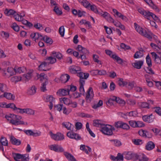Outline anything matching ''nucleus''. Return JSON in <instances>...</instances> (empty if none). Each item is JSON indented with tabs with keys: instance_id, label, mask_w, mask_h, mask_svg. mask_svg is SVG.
Here are the masks:
<instances>
[{
	"instance_id": "ddd939ff",
	"label": "nucleus",
	"mask_w": 161,
	"mask_h": 161,
	"mask_svg": "<svg viewBox=\"0 0 161 161\" xmlns=\"http://www.w3.org/2000/svg\"><path fill=\"white\" fill-rule=\"evenodd\" d=\"M154 117L152 114L149 115H144L142 117L143 120L145 122L152 123L154 121Z\"/></svg>"
},
{
	"instance_id": "f8f14e48",
	"label": "nucleus",
	"mask_w": 161,
	"mask_h": 161,
	"mask_svg": "<svg viewBox=\"0 0 161 161\" xmlns=\"http://www.w3.org/2000/svg\"><path fill=\"white\" fill-rule=\"evenodd\" d=\"M3 97L8 100H14L15 97L11 93L5 92L3 94L0 95V98Z\"/></svg>"
},
{
	"instance_id": "6e6d98bb",
	"label": "nucleus",
	"mask_w": 161,
	"mask_h": 161,
	"mask_svg": "<svg viewBox=\"0 0 161 161\" xmlns=\"http://www.w3.org/2000/svg\"><path fill=\"white\" fill-rule=\"evenodd\" d=\"M103 103V101L101 100H100L97 104H95L93 105L92 108L94 109H97V108L102 106Z\"/></svg>"
},
{
	"instance_id": "423d86ee",
	"label": "nucleus",
	"mask_w": 161,
	"mask_h": 161,
	"mask_svg": "<svg viewBox=\"0 0 161 161\" xmlns=\"http://www.w3.org/2000/svg\"><path fill=\"white\" fill-rule=\"evenodd\" d=\"M48 60V62H43L41 63V64L38 66L39 70L42 71H46L48 70L47 66L50 63V56L46 59V60Z\"/></svg>"
},
{
	"instance_id": "9d476101",
	"label": "nucleus",
	"mask_w": 161,
	"mask_h": 161,
	"mask_svg": "<svg viewBox=\"0 0 161 161\" xmlns=\"http://www.w3.org/2000/svg\"><path fill=\"white\" fill-rule=\"evenodd\" d=\"M51 138L56 141H61L64 139V136L63 134L58 133L57 134H54L51 132Z\"/></svg>"
},
{
	"instance_id": "f704fd0d",
	"label": "nucleus",
	"mask_w": 161,
	"mask_h": 161,
	"mask_svg": "<svg viewBox=\"0 0 161 161\" xmlns=\"http://www.w3.org/2000/svg\"><path fill=\"white\" fill-rule=\"evenodd\" d=\"M8 90L7 86L6 84L0 83V91L4 93L8 91Z\"/></svg>"
},
{
	"instance_id": "473e14b6",
	"label": "nucleus",
	"mask_w": 161,
	"mask_h": 161,
	"mask_svg": "<svg viewBox=\"0 0 161 161\" xmlns=\"http://www.w3.org/2000/svg\"><path fill=\"white\" fill-rule=\"evenodd\" d=\"M53 11L58 16L62 15L63 14L62 10L59 8L58 6L54 7Z\"/></svg>"
},
{
	"instance_id": "f03ea898",
	"label": "nucleus",
	"mask_w": 161,
	"mask_h": 161,
	"mask_svg": "<svg viewBox=\"0 0 161 161\" xmlns=\"http://www.w3.org/2000/svg\"><path fill=\"white\" fill-rule=\"evenodd\" d=\"M138 12L141 14L145 18L150 20L152 17L153 19L157 22H159L160 20L158 18L155 14L148 10H145L142 8L138 9Z\"/></svg>"
},
{
	"instance_id": "4be33fe9",
	"label": "nucleus",
	"mask_w": 161,
	"mask_h": 161,
	"mask_svg": "<svg viewBox=\"0 0 161 161\" xmlns=\"http://www.w3.org/2000/svg\"><path fill=\"white\" fill-rule=\"evenodd\" d=\"M144 51L141 48L139 51H136L134 55V58L137 59L142 57L144 55Z\"/></svg>"
},
{
	"instance_id": "a211bd4d",
	"label": "nucleus",
	"mask_w": 161,
	"mask_h": 161,
	"mask_svg": "<svg viewBox=\"0 0 161 161\" xmlns=\"http://www.w3.org/2000/svg\"><path fill=\"white\" fill-rule=\"evenodd\" d=\"M70 78L69 75L67 74H63L60 77L61 82L63 83L67 82Z\"/></svg>"
},
{
	"instance_id": "aec40b11",
	"label": "nucleus",
	"mask_w": 161,
	"mask_h": 161,
	"mask_svg": "<svg viewBox=\"0 0 161 161\" xmlns=\"http://www.w3.org/2000/svg\"><path fill=\"white\" fill-rule=\"evenodd\" d=\"M77 50L78 51L80 54H88L89 51L85 48L83 47L80 45H78L76 48Z\"/></svg>"
},
{
	"instance_id": "e433bc0d",
	"label": "nucleus",
	"mask_w": 161,
	"mask_h": 161,
	"mask_svg": "<svg viewBox=\"0 0 161 161\" xmlns=\"http://www.w3.org/2000/svg\"><path fill=\"white\" fill-rule=\"evenodd\" d=\"M25 16L24 14H22V15H20L18 14H15L14 15V18L15 19L18 21H20L22 20V18Z\"/></svg>"
},
{
	"instance_id": "4c0bfd02",
	"label": "nucleus",
	"mask_w": 161,
	"mask_h": 161,
	"mask_svg": "<svg viewBox=\"0 0 161 161\" xmlns=\"http://www.w3.org/2000/svg\"><path fill=\"white\" fill-rule=\"evenodd\" d=\"M7 70L8 72V74L9 75H8V76H11L15 74V70L14 69L11 67L8 68Z\"/></svg>"
},
{
	"instance_id": "8fccbe9b",
	"label": "nucleus",
	"mask_w": 161,
	"mask_h": 161,
	"mask_svg": "<svg viewBox=\"0 0 161 161\" xmlns=\"http://www.w3.org/2000/svg\"><path fill=\"white\" fill-rule=\"evenodd\" d=\"M120 47L122 49H124L125 50H126L131 49L130 47L124 43H121Z\"/></svg>"
},
{
	"instance_id": "20e7f679",
	"label": "nucleus",
	"mask_w": 161,
	"mask_h": 161,
	"mask_svg": "<svg viewBox=\"0 0 161 161\" xmlns=\"http://www.w3.org/2000/svg\"><path fill=\"white\" fill-rule=\"evenodd\" d=\"M134 24L135 29L138 33L149 39L152 38V36L150 34H148L145 30H143L142 27L138 26L136 23Z\"/></svg>"
},
{
	"instance_id": "9b49d317",
	"label": "nucleus",
	"mask_w": 161,
	"mask_h": 161,
	"mask_svg": "<svg viewBox=\"0 0 161 161\" xmlns=\"http://www.w3.org/2000/svg\"><path fill=\"white\" fill-rule=\"evenodd\" d=\"M69 89L63 88L58 90L56 93L59 96H64L69 94Z\"/></svg>"
},
{
	"instance_id": "5fc2aeb1",
	"label": "nucleus",
	"mask_w": 161,
	"mask_h": 161,
	"mask_svg": "<svg viewBox=\"0 0 161 161\" xmlns=\"http://www.w3.org/2000/svg\"><path fill=\"white\" fill-rule=\"evenodd\" d=\"M34 27L37 29L41 30L43 29L42 25L39 23H36L34 25Z\"/></svg>"
},
{
	"instance_id": "603ef678",
	"label": "nucleus",
	"mask_w": 161,
	"mask_h": 161,
	"mask_svg": "<svg viewBox=\"0 0 161 161\" xmlns=\"http://www.w3.org/2000/svg\"><path fill=\"white\" fill-rule=\"evenodd\" d=\"M127 103L128 104L134 106L136 104V101L135 100L130 99L127 101Z\"/></svg>"
},
{
	"instance_id": "2f4dec72",
	"label": "nucleus",
	"mask_w": 161,
	"mask_h": 161,
	"mask_svg": "<svg viewBox=\"0 0 161 161\" xmlns=\"http://www.w3.org/2000/svg\"><path fill=\"white\" fill-rule=\"evenodd\" d=\"M64 155L69 161H76L73 156L70 153L65 152L64 153Z\"/></svg>"
},
{
	"instance_id": "ea45409f",
	"label": "nucleus",
	"mask_w": 161,
	"mask_h": 161,
	"mask_svg": "<svg viewBox=\"0 0 161 161\" xmlns=\"http://www.w3.org/2000/svg\"><path fill=\"white\" fill-rule=\"evenodd\" d=\"M60 100L61 102L63 101L64 104L68 105H69L71 101L69 99L66 97L61 98L60 99Z\"/></svg>"
},
{
	"instance_id": "774afa93",
	"label": "nucleus",
	"mask_w": 161,
	"mask_h": 161,
	"mask_svg": "<svg viewBox=\"0 0 161 161\" xmlns=\"http://www.w3.org/2000/svg\"><path fill=\"white\" fill-rule=\"evenodd\" d=\"M155 109L154 112L159 115H161V108L159 107H156L154 108Z\"/></svg>"
},
{
	"instance_id": "5701e85b",
	"label": "nucleus",
	"mask_w": 161,
	"mask_h": 161,
	"mask_svg": "<svg viewBox=\"0 0 161 161\" xmlns=\"http://www.w3.org/2000/svg\"><path fill=\"white\" fill-rule=\"evenodd\" d=\"M102 16L104 18L107 20L109 22H114L113 19L111 17L110 14L107 12H104L103 14L100 13Z\"/></svg>"
},
{
	"instance_id": "412c9836",
	"label": "nucleus",
	"mask_w": 161,
	"mask_h": 161,
	"mask_svg": "<svg viewBox=\"0 0 161 161\" xmlns=\"http://www.w3.org/2000/svg\"><path fill=\"white\" fill-rule=\"evenodd\" d=\"M10 141L13 144L17 146L19 145L21 142L20 140L16 139L13 136L10 137Z\"/></svg>"
},
{
	"instance_id": "052dcab7",
	"label": "nucleus",
	"mask_w": 161,
	"mask_h": 161,
	"mask_svg": "<svg viewBox=\"0 0 161 161\" xmlns=\"http://www.w3.org/2000/svg\"><path fill=\"white\" fill-rule=\"evenodd\" d=\"M1 36L7 39L9 36V34L7 32L2 31L1 32Z\"/></svg>"
},
{
	"instance_id": "393cba45",
	"label": "nucleus",
	"mask_w": 161,
	"mask_h": 161,
	"mask_svg": "<svg viewBox=\"0 0 161 161\" xmlns=\"http://www.w3.org/2000/svg\"><path fill=\"white\" fill-rule=\"evenodd\" d=\"M155 146V144L153 142L149 141L147 143L146 146V149L147 150H151L154 148Z\"/></svg>"
},
{
	"instance_id": "7ed1b4c3",
	"label": "nucleus",
	"mask_w": 161,
	"mask_h": 161,
	"mask_svg": "<svg viewBox=\"0 0 161 161\" xmlns=\"http://www.w3.org/2000/svg\"><path fill=\"white\" fill-rule=\"evenodd\" d=\"M40 80L42 82L40 87V90L42 92H45L47 90L46 86L48 84L47 79L46 76L44 73H41L38 76Z\"/></svg>"
},
{
	"instance_id": "09e8293b",
	"label": "nucleus",
	"mask_w": 161,
	"mask_h": 161,
	"mask_svg": "<svg viewBox=\"0 0 161 161\" xmlns=\"http://www.w3.org/2000/svg\"><path fill=\"white\" fill-rule=\"evenodd\" d=\"M95 72L96 73H97L99 75H105L106 74L107 72L106 71L102 70H97L95 71Z\"/></svg>"
},
{
	"instance_id": "bf43d9fd",
	"label": "nucleus",
	"mask_w": 161,
	"mask_h": 161,
	"mask_svg": "<svg viewBox=\"0 0 161 161\" xmlns=\"http://www.w3.org/2000/svg\"><path fill=\"white\" fill-rule=\"evenodd\" d=\"M129 123L130 126L133 127H137V121L134 120L129 121Z\"/></svg>"
},
{
	"instance_id": "2eb2a0df",
	"label": "nucleus",
	"mask_w": 161,
	"mask_h": 161,
	"mask_svg": "<svg viewBox=\"0 0 161 161\" xmlns=\"http://www.w3.org/2000/svg\"><path fill=\"white\" fill-rule=\"evenodd\" d=\"M30 36L32 40L35 41L38 39L41 40L42 38V35L38 33H32L31 34Z\"/></svg>"
},
{
	"instance_id": "f257e3e1",
	"label": "nucleus",
	"mask_w": 161,
	"mask_h": 161,
	"mask_svg": "<svg viewBox=\"0 0 161 161\" xmlns=\"http://www.w3.org/2000/svg\"><path fill=\"white\" fill-rule=\"evenodd\" d=\"M5 118L9 123L15 125L25 124L24 122L21 120L22 117L21 116L13 114H9L6 115Z\"/></svg>"
},
{
	"instance_id": "c756f323",
	"label": "nucleus",
	"mask_w": 161,
	"mask_h": 161,
	"mask_svg": "<svg viewBox=\"0 0 161 161\" xmlns=\"http://www.w3.org/2000/svg\"><path fill=\"white\" fill-rule=\"evenodd\" d=\"M93 122V125L95 126L100 127L102 128L103 125H104L102 124V121L100 120H94Z\"/></svg>"
},
{
	"instance_id": "e2e57ef3",
	"label": "nucleus",
	"mask_w": 161,
	"mask_h": 161,
	"mask_svg": "<svg viewBox=\"0 0 161 161\" xmlns=\"http://www.w3.org/2000/svg\"><path fill=\"white\" fill-rule=\"evenodd\" d=\"M26 108H24L22 109L19 108H18L16 112L17 113H19L21 114H23L24 113H25L26 112Z\"/></svg>"
},
{
	"instance_id": "338daca9",
	"label": "nucleus",
	"mask_w": 161,
	"mask_h": 161,
	"mask_svg": "<svg viewBox=\"0 0 161 161\" xmlns=\"http://www.w3.org/2000/svg\"><path fill=\"white\" fill-rule=\"evenodd\" d=\"M117 99V100L116 102L117 103H119L122 106H123L125 105V102L124 100L120 99L119 97H118Z\"/></svg>"
},
{
	"instance_id": "79ce46f5",
	"label": "nucleus",
	"mask_w": 161,
	"mask_h": 161,
	"mask_svg": "<svg viewBox=\"0 0 161 161\" xmlns=\"http://www.w3.org/2000/svg\"><path fill=\"white\" fill-rule=\"evenodd\" d=\"M21 78V77L20 76H15L12 77L11 80L12 82H16L20 81Z\"/></svg>"
},
{
	"instance_id": "6ab92c4d",
	"label": "nucleus",
	"mask_w": 161,
	"mask_h": 161,
	"mask_svg": "<svg viewBox=\"0 0 161 161\" xmlns=\"http://www.w3.org/2000/svg\"><path fill=\"white\" fill-rule=\"evenodd\" d=\"M93 95L92 88L90 87L87 92L86 98V100H89V101H90L93 97Z\"/></svg>"
},
{
	"instance_id": "680f3d73",
	"label": "nucleus",
	"mask_w": 161,
	"mask_h": 161,
	"mask_svg": "<svg viewBox=\"0 0 161 161\" xmlns=\"http://www.w3.org/2000/svg\"><path fill=\"white\" fill-rule=\"evenodd\" d=\"M35 113V111L32 109L26 108V114L29 115H34Z\"/></svg>"
},
{
	"instance_id": "c03bdc74",
	"label": "nucleus",
	"mask_w": 161,
	"mask_h": 161,
	"mask_svg": "<svg viewBox=\"0 0 161 161\" xmlns=\"http://www.w3.org/2000/svg\"><path fill=\"white\" fill-rule=\"evenodd\" d=\"M62 125L69 130H71V124L69 122H64L62 123Z\"/></svg>"
},
{
	"instance_id": "cd10ccee",
	"label": "nucleus",
	"mask_w": 161,
	"mask_h": 161,
	"mask_svg": "<svg viewBox=\"0 0 161 161\" xmlns=\"http://www.w3.org/2000/svg\"><path fill=\"white\" fill-rule=\"evenodd\" d=\"M145 2L147 3V4L152 7L153 9L157 10V11H159V10L157 6L153 4V3L152 0H147Z\"/></svg>"
},
{
	"instance_id": "0eeeda50",
	"label": "nucleus",
	"mask_w": 161,
	"mask_h": 161,
	"mask_svg": "<svg viewBox=\"0 0 161 161\" xmlns=\"http://www.w3.org/2000/svg\"><path fill=\"white\" fill-rule=\"evenodd\" d=\"M146 62L148 66V67L146 70L147 73L151 75L154 74V72L153 70L150 67L152 65L151 58L149 55H147L146 57Z\"/></svg>"
},
{
	"instance_id": "bb28decb",
	"label": "nucleus",
	"mask_w": 161,
	"mask_h": 161,
	"mask_svg": "<svg viewBox=\"0 0 161 161\" xmlns=\"http://www.w3.org/2000/svg\"><path fill=\"white\" fill-rule=\"evenodd\" d=\"M135 154L131 152H125L124 153V154L125 155V158L127 160L132 159L134 157H135Z\"/></svg>"
},
{
	"instance_id": "3c124183",
	"label": "nucleus",
	"mask_w": 161,
	"mask_h": 161,
	"mask_svg": "<svg viewBox=\"0 0 161 161\" xmlns=\"http://www.w3.org/2000/svg\"><path fill=\"white\" fill-rule=\"evenodd\" d=\"M139 105L141 107L143 108H149L148 103L147 102H142L139 103Z\"/></svg>"
},
{
	"instance_id": "c85d7f7f",
	"label": "nucleus",
	"mask_w": 161,
	"mask_h": 161,
	"mask_svg": "<svg viewBox=\"0 0 161 161\" xmlns=\"http://www.w3.org/2000/svg\"><path fill=\"white\" fill-rule=\"evenodd\" d=\"M77 74V75L80 78V79L84 78L85 79H86L89 75V73H84L80 71Z\"/></svg>"
},
{
	"instance_id": "de8ad7c7",
	"label": "nucleus",
	"mask_w": 161,
	"mask_h": 161,
	"mask_svg": "<svg viewBox=\"0 0 161 161\" xmlns=\"http://www.w3.org/2000/svg\"><path fill=\"white\" fill-rule=\"evenodd\" d=\"M138 133L140 136L146 137L147 131L146 130H139Z\"/></svg>"
},
{
	"instance_id": "58836bf2",
	"label": "nucleus",
	"mask_w": 161,
	"mask_h": 161,
	"mask_svg": "<svg viewBox=\"0 0 161 161\" xmlns=\"http://www.w3.org/2000/svg\"><path fill=\"white\" fill-rule=\"evenodd\" d=\"M52 55L54 57H56L58 59H61L62 58L63 56L62 54L59 52L53 51L52 52Z\"/></svg>"
},
{
	"instance_id": "4468645a",
	"label": "nucleus",
	"mask_w": 161,
	"mask_h": 161,
	"mask_svg": "<svg viewBox=\"0 0 161 161\" xmlns=\"http://www.w3.org/2000/svg\"><path fill=\"white\" fill-rule=\"evenodd\" d=\"M51 150L57 152H61L64 151L63 148L61 146L56 144L51 145Z\"/></svg>"
},
{
	"instance_id": "b1692460",
	"label": "nucleus",
	"mask_w": 161,
	"mask_h": 161,
	"mask_svg": "<svg viewBox=\"0 0 161 161\" xmlns=\"http://www.w3.org/2000/svg\"><path fill=\"white\" fill-rule=\"evenodd\" d=\"M33 72V70H30L26 74L23 75V76L25 81H28L31 79L32 76Z\"/></svg>"
},
{
	"instance_id": "7c9ffc66",
	"label": "nucleus",
	"mask_w": 161,
	"mask_h": 161,
	"mask_svg": "<svg viewBox=\"0 0 161 161\" xmlns=\"http://www.w3.org/2000/svg\"><path fill=\"white\" fill-rule=\"evenodd\" d=\"M4 13L7 15L10 16L13 15L14 14H16V11L13 9H8L6 8L5 10Z\"/></svg>"
},
{
	"instance_id": "dca6fc26",
	"label": "nucleus",
	"mask_w": 161,
	"mask_h": 161,
	"mask_svg": "<svg viewBox=\"0 0 161 161\" xmlns=\"http://www.w3.org/2000/svg\"><path fill=\"white\" fill-rule=\"evenodd\" d=\"M135 155V158L139 161H147L148 160V158L143 154H136Z\"/></svg>"
},
{
	"instance_id": "1a4fd4ad",
	"label": "nucleus",
	"mask_w": 161,
	"mask_h": 161,
	"mask_svg": "<svg viewBox=\"0 0 161 161\" xmlns=\"http://www.w3.org/2000/svg\"><path fill=\"white\" fill-rule=\"evenodd\" d=\"M100 130L104 134L107 135H111L113 134L111 129L107 126V125H103L102 127L100 129Z\"/></svg>"
},
{
	"instance_id": "c9c22d12",
	"label": "nucleus",
	"mask_w": 161,
	"mask_h": 161,
	"mask_svg": "<svg viewBox=\"0 0 161 161\" xmlns=\"http://www.w3.org/2000/svg\"><path fill=\"white\" fill-rule=\"evenodd\" d=\"M43 100L46 103L49 102L50 104V95L45 94L43 96ZM49 108L50 109V104L48 105Z\"/></svg>"
},
{
	"instance_id": "6e6552de",
	"label": "nucleus",
	"mask_w": 161,
	"mask_h": 161,
	"mask_svg": "<svg viewBox=\"0 0 161 161\" xmlns=\"http://www.w3.org/2000/svg\"><path fill=\"white\" fill-rule=\"evenodd\" d=\"M152 56L153 58L155 63L157 64H161V53L158 52L156 53L155 52H152L151 53Z\"/></svg>"
},
{
	"instance_id": "49530a36",
	"label": "nucleus",
	"mask_w": 161,
	"mask_h": 161,
	"mask_svg": "<svg viewBox=\"0 0 161 161\" xmlns=\"http://www.w3.org/2000/svg\"><path fill=\"white\" fill-rule=\"evenodd\" d=\"M7 108H10L13 109L14 110L17 111L18 108L16 107L14 104L10 103L7 104Z\"/></svg>"
},
{
	"instance_id": "864d4df0",
	"label": "nucleus",
	"mask_w": 161,
	"mask_h": 161,
	"mask_svg": "<svg viewBox=\"0 0 161 161\" xmlns=\"http://www.w3.org/2000/svg\"><path fill=\"white\" fill-rule=\"evenodd\" d=\"M133 141L134 144L136 145H140L142 143V140L139 139H135Z\"/></svg>"
},
{
	"instance_id": "a18cd8bd",
	"label": "nucleus",
	"mask_w": 161,
	"mask_h": 161,
	"mask_svg": "<svg viewBox=\"0 0 161 161\" xmlns=\"http://www.w3.org/2000/svg\"><path fill=\"white\" fill-rule=\"evenodd\" d=\"M112 142V144L115 146H119L121 144L120 142L117 140H110Z\"/></svg>"
},
{
	"instance_id": "f3484780",
	"label": "nucleus",
	"mask_w": 161,
	"mask_h": 161,
	"mask_svg": "<svg viewBox=\"0 0 161 161\" xmlns=\"http://www.w3.org/2000/svg\"><path fill=\"white\" fill-rule=\"evenodd\" d=\"M143 64L142 60L136 61L132 64L133 67L138 69H140Z\"/></svg>"
},
{
	"instance_id": "4d7b16f0",
	"label": "nucleus",
	"mask_w": 161,
	"mask_h": 161,
	"mask_svg": "<svg viewBox=\"0 0 161 161\" xmlns=\"http://www.w3.org/2000/svg\"><path fill=\"white\" fill-rule=\"evenodd\" d=\"M59 34L62 37L64 36V26H61L59 29Z\"/></svg>"
},
{
	"instance_id": "0e129e2a",
	"label": "nucleus",
	"mask_w": 161,
	"mask_h": 161,
	"mask_svg": "<svg viewBox=\"0 0 161 161\" xmlns=\"http://www.w3.org/2000/svg\"><path fill=\"white\" fill-rule=\"evenodd\" d=\"M12 28L14 31L16 32H18L19 30V27L15 23L13 24Z\"/></svg>"
},
{
	"instance_id": "37998d69",
	"label": "nucleus",
	"mask_w": 161,
	"mask_h": 161,
	"mask_svg": "<svg viewBox=\"0 0 161 161\" xmlns=\"http://www.w3.org/2000/svg\"><path fill=\"white\" fill-rule=\"evenodd\" d=\"M15 73H18L19 74L23 73L26 70V68L25 67H19L18 69H15Z\"/></svg>"
},
{
	"instance_id": "a19ab883",
	"label": "nucleus",
	"mask_w": 161,
	"mask_h": 161,
	"mask_svg": "<svg viewBox=\"0 0 161 161\" xmlns=\"http://www.w3.org/2000/svg\"><path fill=\"white\" fill-rule=\"evenodd\" d=\"M119 85L120 86H124L128 84L127 82L125 81L123 78H119L118 81Z\"/></svg>"
},
{
	"instance_id": "13d9d810",
	"label": "nucleus",
	"mask_w": 161,
	"mask_h": 161,
	"mask_svg": "<svg viewBox=\"0 0 161 161\" xmlns=\"http://www.w3.org/2000/svg\"><path fill=\"white\" fill-rule=\"evenodd\" d=\"M42 38L41 41H43L47 43H49L50 42V38L48 37L47 36H42Z\"/></svg>"
},
{
	"instance_id": "69168bd1",
	"label": "nucleus",
	"mask_w": 161,
	"mask_h": 161,
	"mask_svg": "<svg viewBox=\"0 0 161 161\" xmlns=\"http://www.w3.org/2000/svg\"><path fill=\"white\" fill-rule=\"evenodd\" d=\"M75 135V133L72 131H69L67 134V136L69 138L72 139L74 138V135Z\"/></svg>"
},
{
	"instance_id": "39448f33",
	"label": "nucleus",
	"mask_w": 161,
	"mask_h": 161,
	"mask_svg": "<svg viewBox=\"0 0 161 161\" xmlns=\"http://www.w3.org/2000/svg\"><path fill=\"white\" fill-rule=\"evenodd\" d=\"M105 51L107 54L108 55L113 58L116 60L118 64H122L123 63V60L121 58L115 54H113L112 52L110 50H106Z\"/></svg>"
},
{
	"instance_id": "72a5a7b5",
	"label": "nucleus",
	"mask_w": 161,
	"mask_h": 161,
	"mask_svg": "<svg viewBox=\"0 0 161 161\" xmlns=\"http://www.w3.org/2000/svg\"><path fill=\"white\" fill-rule=\"evenodd\" d=\"M0 142L2 146H7L8 145V141L6 138L2 136L0 139Z\"/></svg>"
},
{
	"instance_id": "a878e982",
	"label": "nucleus",
	"mask_w": 161,
	"mask_h": 161,
	"mask_svg": "<svg viewBox=\"0 0 161 161\" xmlns=\"http://www.w3.org/2000/svg\"><path fill=\"white\" fill-rule=\"evenodd\" d=\"M36 88L34 86H32L28 90L27 93L28 95H32L34 94L36 92Z\"/></svg>"
}]
</instances>
